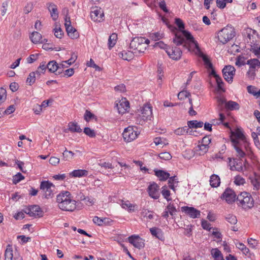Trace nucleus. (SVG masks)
<instances>
[{"label": "nucleus", "instance_id": "c03bdc74", "mask_svg": "<svg viewBox=\"0 0 260 260\" xmlns=\"http://www.w3.org/2000/svg\"><path fill=\"white\" fill-rule=\"evenodd\" d=\"M166 210L171 216H173L177 212V209L173 203H170L166 207Z\"/></svg>", "mask_w": 260, "mask_h": 260}, {"label": "nucleus", "instance_id": "338daca9", "mask_svg": "<svg viewBox=\"0 0 260 260\" xmlns=\"http://www.w3.org/2000/svg\"><path fill=\"white\" fill-rule=\"evenodd\" d=\"M54 35L55 36L59 39H61L63 36V31L60 27H56L54 29Z\"/></svg>", "mask_w": 260, "mask_h": 260}, {"label": "nucleus", "instance_id": "20e7f679", "mask_svg": "<svg viewBox=\"0 0 260 260\" xmlns=\"http://www.w3.org/2000/svg\"><path fill=\"white\" fill-rule=\"evenodd\" d=\"M152 118V108L150 105L146 104L141 109V114L137 117L136 123L142 125L146 121L151 120Z\"/></svg>", "mask_w": 260, "mask_h": 260}, {"label": "nucleus", "instance_id": "69168bd1", "mask_svg": "<svg viewBox=\"0 0 260 260\" xmlns=\"http://www.w3.org/2000/svg\"><path fill=\"white\" fill-rule=\"evenodd\" d=\"M251 137L253 139L255 145L257 148L260 149V142L259 141L257 134L254 132L252 133Z\"/></svg>", "mask_w": 260, "mask_h": 260}, {"label": "nucleus", "instance_id": "603ef678", "mask_svg": "<svg viewBox=\"0 0 260 260\" xmlns=\"http://www.w3.org/2000/svg\"><path fill=\"white\" fill-rule=\"evenodd\" d=\"M199 149L198 151H199V153L200 155H204L209 149V146H205L203 144L199 145L198 146Z\"/></svg>", "mask_w": 260, "mask_h": 260}, {"label": "nucleus", "instance_id": "393cba45", "mask_svg": "<svg viewBox=\"0 0 260 260\" xmlns=\"http://www.w3.org/2000/svg\"><path fill=\"white\" fill-rule=\"evenodd\" d=\"M87 175L88 171L85 170H75L69 174L70 176L74 178L86 176Z\"/></svg>", "mask_w": 260, "mask_h": 260}, {"label": "nucleus", "instance_id": "72a5a7b5", "mask_svg": "<svg viewBox=\"0 0 260 260\" xmlns=\"http://www.w3.org/2000/svg\"><path fill=\"white\" fill-rule=\"evenodd\" d=\"M38 78L37 75L35 72H32L29 73L28 77L26 79V82L27 84L31 86L35 83L36 80Z\"/></svg>", "mask_w": 260, "mask_h": 260}, {"label": "nucleus", "instance_id": "680f3d73", "mask_svg": "<svg viewBox=\"0 0 260 260\" xmlns=\"http://www.w3.org/2000/svg\"><path fill=\"white\" fill-rule=\"evenodd\" d=\"M251 183L254 186V189L258 190L260 187V183L258 179L255 178H250Z\"/></svg>", "mask_w": 260, "mask_h": 260}, {"label": "nucleus", "instance_id": "864d4df0", "mask_svg": "<svg viewBox=\"0 0 260 260\" xmlns=\"http://www.w3.org/2000/svg\"><path fill=\"white\" fill-rule=\"evenodd\" d=\"M235 64L239 67H240L246 64V62H245L244 57L241 56H238L236 58Z\"/></svg>", "mask_w": 260, "mask_h": 260}, {"label": "nucleus", "instance_id": "2eb2a0df", "mask_svg": "<svg viewBox=\"0 0 260 260\" xmlns=\"http://www.w3.org/2000/svg\"><path fill=\"white\" fill-rule=\"evenodd\" d=\"M104 16V12L101 8H95L90 12V17L95 22L102 21Z\"/></svg>", "mask_w": 260, "mask_h": 260}, {"label": "nucleus", "instance_id": "aec40b11", "mask_svg": "<svg viewBox=\"0 0 260 260\" xmlns=\"http://www.w3.org/2000/svg\"><path fill=\"white\" fill-rule=\"evenodd\" d=\"M48 9L50 13L51 17L54 21L58 18V13L57 6L54 4H49L48 6Z\"/></svg>", "mask_w": 260, "mask_h": 260}, {"label": "nucleus", "instance_id": "e2e57ef3", "mask_svg": "<svg viewBox=\"0 0 260 260\" xmlns=\"http://www.w3.org/2000/svg\"><path fill=\"white\" fill-rule=\"evenodd\" d=\"M6 90L3 88H0V105L6 99Z\"/></svg>", "mask_w": 260, "mask_h": 260}, {"label": "nucleus", "instance_id": "c9c22d12", "mask_svg": "<svg viewBox=\"0 0 260 260\" xmlns=\"http://www.w3.org/2000/svg\"><path fill=\"white\" fill-rule=\"evenodd\" d=\"M46 70V62H42L38 67L37 70L35 72L37 75L38 78H40L42 74H44Z\"/></svg>", "mask_w": 260, "mask_h": 260}, {"label": "nucleus", "instance_id": "13d9d810", "mask_svg": "<svg viewBox=\"0 0 260 260\" xmlns=\"http://www.w3.org/2000/svg\"><path fill=\"white\" fill-rule=\"evenodd\" d=\"M84 133L91 138L95 137V133L94 130L91 129L89 127H85L84 129Z\"/></svg>", "mask_w": 260, "mask_h": 260}, {"label": "nucleus", "instance_id": "052dcab7", "mask_svg": "<svg viewBox=\"0 0 260 260\" xmlns=\"http://www.w3.org/2000/svg\"><path fill=\"white\" fill-rule=\"evenodd\" d=\"M154 47L155 48H159L160 49H163L166 50L167 52V48H169V46H167L163 42L159 41L158 42L155 43L154 45Z\"/></svg>", "mask_w": 260, "mask_h": 260}, {"label": "nucleus", "instance_id": "f257e3e1", "mask_svg": "<svg viewBox=\"0 0 260 260\" xmlns=\"http://www.w3.org/2000/svg\"><path fill=\"white\" fill-rule=\"evenodd\" d=\"M56 200L58 207L63 211L72 212L76 208V201L69 191L61 192L57 195Z\"/></svg>", "mask_w": 260, "mask_h": 260}, {"label": "nucleus", "instance_id": "ea45409f", "mask_svg": "<svg viewBox=\"0 0 260 260\" xmlns=\"http://www.w3.org/2000/svg\"><path fill=\"white\" fill-rule=\"evenodd\" d=\"M189 128L185 126L179 127L174 131V133L178 136L184 135L188 133Z\"/></svg>", "mask_w": 260, "mask_h": 260}, {"label": "nucleus", "instance_id": "8fccbe9b", "mask_svg": "<svg viewBox=\"0 0 260 260\" xmlns=\"http://www.w3.org/2000/svg\"><path fill=\"white\" fill-rule=\"evenodd\" d=\"M215 79L217 85L218 90L224 91V90L223 89V88L224 83L221 77L220 76H216Z\"/></svg>", "mask_w": 260, "mask_h": 260}, {"label": "nucleus", "instance_id": "a878e982", "mask_svg": "<svg viewBox=\"0 0 260 260\" xmlns=\"http://www.w3.org/2000/svg\"><path fill=\"white\" fill-rule=\"evenodd\" d=\"M240 109V106L238 103L233 101L226 102L225 105V111L238 110Z\"/></svg>", "mask_w": 260, "mask_h": 260}, {"label": "nucleus", "instance_id": "7c9ffc66", "mask_svg": "<svg viewBox=\"0 0 260 260\" xmlns=\"http://www.w3.org/2000/svg\"><path fill=\"white\" fill-rule=\"evenodd\" d=\"M220 180L219 177L216 174H213L210 177V184L212 187H217L219 186Z\"/></svg>", "mask_w": 260, "mask_h": 260}, {"label": "nucleus", "instance_id": "4468645a", "mask_svg": "<svg viewBox=\"0 0 260 260\" xmlns=\"http://www.w3.org/2000/svg\"><path fill=\"white\" fill-rule=\"evenodd\" d=\"M181 210L192 218H199L201 215V212L192 207L183 206L181 207Z\"/></svg>", "mask_w": 260, "mask_h": 260}, {"label": "nucleus", "instance_id": "c85d7f7f", "mask_svg": "<svg viewBox=\"0 0 260 260\" xmlns=\"http://www.w3.org/2000/svg\"><path fill=\"white\" fill-rule=\"evenodd\" d=\"M168 179V184L169 188L175 192L176 187L178 186L179 182L178 181V178L176 176H174L171 177L169 176Z\"/></svg>", "mask_w": 260, "mask_h": 260}, {"label": "nucleus", "instance_id": "a211bd4d", "mask_svg": "<svg viewBox=\"0 0 260 260\" xmlns=\"http://www.w3.org/2000/svg\"><path fill=\"white\" fill-rule=\"evenodd\" d=\"M217 110L218 112H222L225 111V105L226 101L224 97L218 96L216 97Z\"/></svg>", "mask_w": 260, "mask_h": 260}, {"label": "nucleus", "instance_id": "4c0bfd02", "mask_svg": "<svg viewBox=\"0 0 260 260\" xmlns=\"http://www.w3.org/2000/svg\"><path fill=\"white\" fill-rule=\"evenodd\" d=\"M188 127L189 128H200L202 127L204 123L202 121H198L197 120H191L187 122Z\"/></svg>", "mask_w": 260, "mask_h": 260}, {"label": "nucleus", "instance_id": "5fc2aeb1", "mask_svg": "<svg viewBox=\"0 0 260 260\" xmlns=\"http://www.w3.org/2000/svg\"><path fill=\"white\" fill-rule=\"evenodd\" d=\"M24 178V176L20 173H18L16 175H14L13 177V182L16 184L19 182L21 180Z\"/></svg>", "mask_w": 260, "mask_h": 260}, {"label": "nucleus", "instance_id": "de8ad7c7", "mask_svg": "<svg viewBox=\"0 0 260 260\" xmlns=\"http://www.w3.org/2000/svg\"><path fill=\"white\" fill-rule=\"evenodd\" d=\"M232 135L238 139L243 140L245 139L243 132L240 128H237L234 132L232 133Z\"/></svg>", "mask_w": 260, "mask_h": 260}, {"label": "nucleus", "instance_id": "37998d69", "mask_svg": "<svg viewBox=\"0 0 260 260\" xmlns=\"http://www.w3.org/2000/svg\"><path fill=\"white\" fill-rule=\"evenodd\" d=\"M225 219L231 224L235 225L237 223V219L236 216L229 214L225 216Z\"/></svg>", "mask_w": 260, "mask_h": 260}, {"label": "nucleus", "instance_id": "58836bf2", "mask_svg": "<svg viewBox=\"0 0 260 260\" xmlns=\"http://www.w3.org/2000/svg\"><path fill=\"white\" fill-rule=\"evenodd\" d=\"M69 129L71 132L80 133L82 129L76 122H70L68 125Z\"/></svg>", "mask_w": 260, "mask_h": 260}, {"label": "nucleus", "instance_id": "c756f323", "mask_svg": "<svg viewBox=\"0 0 260 260\" xmlns=\"http://www.w3.org/2000/svg\"><path fill=\"white\" fill-rule=\"evenodd\" d=\"M141 214L144 220L146 219L147 221L152 219L154 216V212L147 209H144Z\"/></svg>", "mask_w": 260, "mask_h": 260}, {"label": "nucleus", "instance_id": "dca6fc26", "mask_svg": "<svg viewBox=\"0 0 260 260\" xmlns=\"http://www.w3.org/2000/svg\"><path fill=\"white\" fill-rule=\"evenodd\" d=\"M128 241L130 243L138 249H141L144 247V240L138 236L133 235L129 237Z\"/></svg>", "mask_w": 260, "mask_h": 260}, {"label": "nucleus", "instance_id": "f3484780", "mask_svg": "<svg viewBox=\"0 0 260 260\" xmlns=\"http://www.w3.org/2000/svg\"><path fill=\"white\" fill-rule=\"evenodd\" d=\"M116 107L118 113L123 114L128 111L129 108V104L125 99H122L116 104Z\"/></svg>", "mask_w": 260, "mask_h": 260}, {"label": "nucleus", "instance_id": "09e8293b", "mask_svg": "<svg viewBox=\"0 0 260 260\" xmlns=\"http://www.w3.org/2000/svg\"><path fill=\"white\" fill-rule=\"evenodd\" d=\"M106 218H101L98 216H94L92 219L93 222L99 226H102L105 223Z\"/></svg>", "mask_w": 260, "mask_h": 260}, {"label": "nucleus", "instance_id": "49530a36", "mask_svg": "<svg viewBox=\"0 0 260 260\" xmlns=\"http://www.w3.org/2000/svg\"><path fill=\"white\" fill-rule=\"evenodd\" d=\"M235 244L236 247L238 248L240 250H241L244 254H247V253H249V249L247 247H246V246L242 243L237 242Z\"/></svg>", "mask_w": 260, "mask_h": 260}, {"label": "nucleus", "instance_id": "cd10ccee", "mask_svg": "<svg viewBox=\"0 0 260 260\" xmlns=\"http://www.w3.org/2000/svg\"><path fill=\"white\" fill-rule=\"evenodd\" d=\"M150 232L152 235L155 236L157 239L163 240L164 239L162 231L157 228H152L150 229Z\"/></svg>", "mask_w": 260, "mask_h": 260}, {"label": "nucleus", "instance_id": "473e14b6", "mask_svg": "<svg viewBox=\"0 0 260 260\" xmlns=\"http://www.w3.org/2000/svg\"><path fill=\"white\" fill-rule=\"evenodd\" d=\"M161 193L162 197L168 201L169 202L172 200V198L170 197L171 193L170 191L168 189L167 186H164L161 187Z\"/></svg>", "mask_w": 260, "mask_h": 260}, {"label": "nucleus", "instance_id": "79ce46f5", "mask_svg": "<svg viewBox=\"0 0 260 260\" xmlns=\"http://www.w3.org/2000/svg\"><path fill=\"white\" fill-rule=\"evenodd\" d=\"M247 91L252 94L253 96H255L256 98L259 97V93L258 90H257V89L256 87H255L254 86L252 85H249L247 87Z\"/></svg>", "mask_w": 260, "mask_h": 260}, {"label": "nucleus", "instance_id": "a18cd8bd", "mask_svg": "<svg viewBox=\"0 0 260 260\" xmlns=\"http://www.w3.org/2000/svg\"><path fill=\"white\" fill-rule=\"evenodd\" d=\"M250 50L258 58H260V46L257 44H253L251 46Z\"/></svg>", "mask_w": 260, "mask_h": 260}, {"label": "nucleus", "instance_id": "f03ea898", "mask_svg": "<svg viewBox=\"0 0 260 260\" xmlns=\"http://www.w3.org/2000/svg\"><path fill=\"white\" fill-rule=\"evenodd\" d=\"M184 37L186 38L187 40H188L190 43H192L194 46V48L196 49V51L200 49L197 42L194 40L191 34L189 31L186 30H182L181 32L176 34L175 37L173 38L174 43L176 45H180L183 44L185 41Z\"/></svg>", "mask_w": 260, "mask_h": 260}, {"label": "nucleus", "instance_id": "39448f33", "mask_svg": "<svg viewBox=\"0 0 260 260\" xmlns=\"http://www.w3.org/2000/svg\"><path fill=\"white\" fill-rule=\"evenodd\" d=\"M235 36L234 27L227 25L221 29L218 33V40L223 44H225L232 40Z\"/></svg>", "mask_w": 260, "mask_h": 260}, {"label": "nucleus", "instance_id": "ddd939ff", "mask_svg": "<svg viewBox=\"0 0 260 260\" xmlns=\"http://www.w3.org/2000/svg\"><path fill=\"white\" fill-rule=\"evenodd\" d=\"M147 191L151 198L154 199H158L159 198V186L156 183L153 182L150 183L148 187Z\"/></svg>", "mask_w": 260, "mask_h": 260}, {"label": "nucleus", "instance_id": "774afa93", "mask_svg": "<svg viewBox=\"0 0 260 260\" xmlns=\"http://www.w3.org/2000/svg\"><path fill=\"white\" fill-rule=\"evenodd\" d=\"M74 73V70L73 68H70L69 69H67L65 70L63 72H62V74H61V76L62 77H71L72 76Z\"/></svg>", "mask_w": 260, "mask_h": 260}, {"label": "nucleus", "instance_id": "f704fd0d", "mask_svg": "<svg viewBox=\"0 0 260 260\" xmlns=\"http://www.w3.org/2000/svg\"><path fill=\"white\" fill-rule=\"evenodd\" d=\"M117 39V35L113 33L111 35L108 39V47L110 49L113 48L116 44Z\"/></svg>", "mask_w": 260, "mask_h": 260}, {"label": "nucleus", "instance_id": "3c124183", "mask_svg": "<svg viewBox=\"0 0 260 260\" xmlns=\"http://www.w3.org/2000/svg\"><path fill=\"white\" fill-rule=\"evenodd\" d=\"M234 183L237 185H243L245 183V179L240 175H237L234 178Z\"/></svg>", "mask_w": 260, "mask_h": 260}, {"label": "nucleus", "instance_id": "6e6d98bb", "mask_svg": "<svg viewBox=\"0 0 260 260\" xmlns=\"http://www.w3.org/2000/svg\"><path fill=\"white\" fill-rule=\"evenodd\" d=\"M190 96V93L186 90H183L180 91L178 94V98L179 99L182 100L186 98H188Z\"/></svg>", "mask_w": 260, "mask_h": 260}, {"label": "nucleus", "instance_id": "9d476101", "mask_svg": "<svg viewBox=\"0 0 260 260\" xmlns=\"http://www.w3.org/2000/svg\"><path fill=\"white\" fill-rule=\"evenodd\" d=\"M54 185L48 181H43L40 184V188L45 192V196L47 199L52 197L53 195L52 187L54 188Z\"/></svg>", "mask_w": 260, "mask_h": 260}, {"label": "nucleus", "instance_id": "2f4dec72", "mask_svg": "<svg viewBox=\"0 0 260 260\" xmlns=\"http://www.w3.org/2000/svg\"><path fill=\"white\" fill-rule=\"evenodd\" d=\"M211 253L214 260H224L221 251L217 248H213Z\"/></svg>", "mask_w": 260, "mask_h": 260}, {"label": "nucleus", "instance_id": "6e6552de", "mask_svg": "<svg viewBox=\"0 0 260 260\" xmlns=\"http://www.w3.org/2000/svg\"><path fill=\"white\" fill-rule=\"evenodd\" d=\"M138 135V132L135 131L132 126L125 128L122 133L123 139L126 142H131L134 140Z\"/></svg>", "mask_w": 260, "mask_h": 260}, {"label": "nucleus", "instance_id": "423d86ee", "mask_svg": "<svg viewBox=\"0 0 260 260\" xmlns=\"http://www.w3.org/2000/svg\"><path fill=\"white\" fill-rule=\"evenodd\" d=\"M144 41L141 37H135L131 41L129 44V47L132 49L134 53L138 52L142 53L145 51L146 49V45L143 43Z\"/></svg>", "mask_w": 260, "mask_h": 260}, {"label": "nucleus", "instance_id": "4d7b16f0", "mask_svg": "<svg viewBox=\"0 0 260 260\" xmlns=\"http://www.w3.org/2000/svg\"><path fill=\"white\" fill-rule=\"evenodd\" d=\"M162 37L163 34L159 32L152 33L150 35V37L154 41L159 40L161 39Z\"/></svg>", "mask_w": 260, "mask_h": 260}, {"label": "nucleus", "instance_id": "6ab92c4d", "mask_svg": "<svg viewBox=\"0 0 260 260\" xmlns=\"http://www.w3.org/2000/svg\"><path fill=\"white\" fill-rule=\"evenodd\" d=\"M196 53L198 54L199 56L202 58L204 63V65L207 69H212L213 65L211 62L208 57L205 55L201 50L200 48L197 50Z\"/></svg>", "mask_w": 260, "mask_h": 260}, {"label": "nucleus", "instance_id": "5701e85b", "mask_svg": "<svg viewBox=\"0 0 260 260\" xmlns=\"http://www.w3.org/2000/svg\"><path fill=\"white\" fill-rule=\"evenodd\" d=\"M246 64L249 66V69L257 71L260 68V61L258 59H250L247 61Z\"/></svg>", "mask_w": 260, "mask_h": 260}, {"label": "nucleus", "instance_id": "e433bc0d", "mask_svg": "<svg viewBox=\"0 0 260 260\" xmlns=\"http://www.w3.org/2000/svg\"><path fill=\"white\" fill-rule=\"evenodd\" d=\"M13 257V248L12 246L9 245L5 250V260H12Z\"/></svg>", "mask_w": 260, "mask_h": 260}, {"label": "nucleus", "instance_id": "bb28decb", "mask_svg": "<svg viewBox=\"0 0 260 260\" xmlns=\"http://www.w3.org/2000/svg\"><path fill=\"white\" fill-rule=\"evenodd\" d=\"M65 27L67 34L71 38L74 39L78 37V32L71 25Z\"/></svg>", "mask_w": 260, "mask_h": 260}, {"label": "nucleus", "instance_id": "1a4fd4ad", "mask_svg": "<svg viewBox=\"0 0 260 260\" xmlns=\"http://www.w3.org/2000/svg\"><path fill=\"white\" fill-rule=\"evenodd\" d=\"M222 71L224 79L228 82L232 83L233 80V76L235 74V68L231 65L225 66Z\"/></svg>", "mask_w": 260, "mask_h": 260}, {"label": "nucleus", "instance_id": "a19ab883", "mask_svg": "<svg viewBox=\"0 0 260 260\" xmlns=\"http://www.w3.org/2000/svg\"><path fill=\"white\" fill-rule=\"evenodd\" d=\"M120 56L124 60H129L132 59L133 54L131 51H123L120 53Z\"/></svg>", "mask_w": 260, "mask_h": 260}, {"label": "nucleus", "instance_id": "4be33fe9", "mask_svg": "<svg viewBox=\"0 0 260 260\" xmlns=\"http://www.w3.org/2000/svg\"><path fill=\"white\" fill-rule=\"evenodd\" d=\"M46 69H48L50 72L54 73L57 70H60V67L55 60L49 61L47 64H46Z\"/></svg>", "mask_w": 260, "mask_h": 260}, {"label": "nucleus", "instance_id": "0eeeda50", "mask_svg": "<svg viewBox=\"0 0 260 260\" xmlns=\"http://www.w3.org/2000/svg\"><path fill=\"white\" fill-rule=\"evenodd\" d=\"M24 212L31 217H41L43 215V212L38 205H32L25 208Z\"/></svg>", "mask_w": 260, "mask_h": 260}, {"label": "nucleus", "instance_id": "9b49d317", "mask_svg": "<svg viewBox=\"0 0 260 260\" xmlns=\"http://www.w3.org/2000/svg\"><path fill=\"white\" fill-rule=\"evenodd\" d=\"M168 56L173 60H179L181 56L182 51L177 47H170L167 48V52Z\"/></svg>", "mask_w": 260, "mask_h": 260}, {"label": "nucleus", "instance_id": "bf43d9fd", "mask_svg": "<svg viewBox=\"0 0 260 260\" xmlns=\"http://www.w3.org/2000/svg\"><path fill=\"white\" fill-rule=\"evenodd\" d=\"M159 157L160 159L166 160H170L172 158L171 155L168 152H164L160 153L159 154Z\"/></svg>", "mask_w": 260, "mask_h": 260}, {"label": "nucleus", "instance_id": "b1692460", "mask_svg": "<svg viewBox=\"0 0 260 260\" xmlns=\"http://www.w3.org/2000/svg\"><path fill=\"white\" fill-rule=\"evenodd\" d=\"M154 171L155 175L159 178V180L160 181L167 180L170 176L168 172L163 170H154Z\"/></svg>", "mask_w": 260, "mask_h": 260}, {"label": "nucleus", "instance_id": "412c9836", "mask_svg": "<svg viewBox=\"0 0 260 260\" xmlns=\"http://www.w3.org/2000/svg\"><path fill=\"white\" fill-rule=\"evenodd\" d=\"M30 39L31 42L35 44L43 43H44V41H47L46 39L43 40L42 35L37 31H34L32 32L30 36Z\"/></svg>", "mask_w": 260, "mask_h": 260}, {"label": "nucleus", "instance_id": "0e129e2a", "mask_svg": "<svg viewBox=\"0 0 260 260\" xmlns=\"http://www.w3.org/2000/svg\"><path fill=\"white\" fill-rule=\"evenodd\" d=\"M77 55L75 53H73L71 55V58L68 60L63 61V62L67 63L68 65L70 66L73 64L77 59Z\"/></svg>", "mask_w": 260, "mask_h": 260}, {"label": "nucleus", "instance_id": "7ed1b4c3", "mask_svg": "<svg viewBox=\"0 0 260 260\" xmlns=\"http://www.w3.org/2000/svg\"><path fill=\"white\" fill-rule=\"evenodd\" d=\"M237 204L244 210H248L254 206V200L251 195L247 192H242L236 198Z\"/></svg>", "mask_w": 260, "mask_h": 260}, {"label": "nucleus", "instance_id": "f8f14e48", "mask_svg": "<svg viewBox=\"0 0 260 260\" xmlns=\"http://www.w3.org/2000/svg\"><path fill=\"white\" fill-rule=\"evenodd\" d=\"M236 198L235 192L230 188H226L221 196V199L224 200L228 204L234 202Z\"/></svg>", "mask_w": 260, "mask_h": 260}]
</instances>
